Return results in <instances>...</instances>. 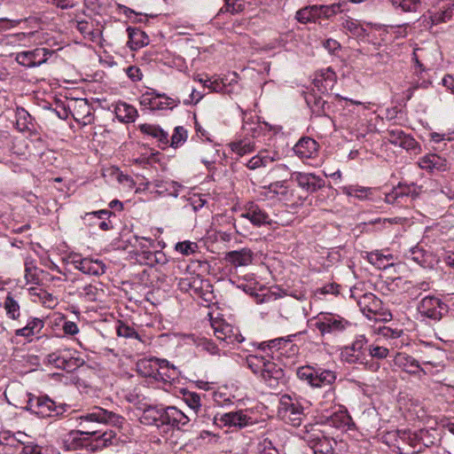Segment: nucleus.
Segmentation results:
<instances>
[{
    "label": "nucleus",
    "mask_w": 454,
    "mask_h": 454,
    "mask_svg": "<svg viewBox=\"0 0 454 454\" xmlns=\"http://www.w3.org/2000/svg\"><path fill=\"white\" fill-rule=\"evenodd\" d=\"M72 431L67 441V449L71 450H86L94 452L112 443L115 433L112 430L102 432V430Z\"/></svg>",
    "instance_id": "1"
},
{
    "label": "nucleus",
    "mask_w": 454,
    "mask_h": 454,
    "mask_svg": "<svg viewBox=\"0 0 454 454\" xmlns=\"http://www.w3.org/2000/svg\"><path fill=\"white\" fill-rule=\"evenodd\" d=\"M278 416L286 424L295 427H300L306 417L304 407L301 401L288 395H284L280 398Z\"/></svg>",
    "instance_id": "2"
},
{
    "label": "nucleus",
    "mask_w": 454,
    "mask_h": 454,
    "mask_svg": "<svg viewBox=\"0 0 454 454\" xmlns=\"http://www.w3.org/2000/svg\"><path fill=\"white\" fill-rule=\"evenodd\" d=\"M341 6L342 4L340 3H336L329 5L317 4L318 20L331 19L332 17L342 12Z\"/></svg>",
    "instance_id": "40"
},
{
    "label": "nucleus",
    "mask_w": 454,
    "mask_h": 454,
    "mask_svg": "<svg viewBox=\"0 0 454 454\" xmlns=\"http://www.w3.org/2000/svg\"><path fill=\"white\" fill-rule=\"evenodd\" d=\"M201 153L206 155L201 156V161L209 169L210 166L215 163L218 150L215 148V144L209 143L208 145H203L200 149Z\"/></svg>",
    "instance_id": "38"
},
{
    "label": "nucleus",
    "mask_w": 454,
    "mask_h": 454,
    "mask_svg": "<svg viewBox=\"0 0 454 454\" xmlns=\"http://www.w3.org/2000/svg\"><path fill=\"white\" fill-rule=\"evenodd\" d=\"M72 115L75 121L82 122L83 125L92 121L91 108L87 99L79 98L74 101Z\"/></svg>",
    "instance_id": "27"
},
{
    "label": "nucleus",
    "mask_w": 454,
    "mask_h": 454,
    "mask_svg": "<svg viewBox=\"0 0 454 454\" xmlns=\"http://www.w3.org/2000/svg\"><path fill=\"white\" fill-rule=\"evenodd\" d=\"M178 375L176 367L166 359L158 358L155 380L170 382Z\"/></svg>",
    "instance_id": "29"
},
{
    "label": "nucleus",
    "mask_w": 454,
    "mask_h": 454,
    "mask_svg": "<svg viewBox=\"0 0 454 454\" xmlns=\"http://www.w3.org/2000/svg\"><path fill=\"white\" fill-rule=\"evenodd\" d=\"M336 372L331 370L317 368L312 387H322L332 385L336 380Z\"/></svg>",
    "instance_id": "34"
},
{
    "label": "nucleus",
    "mask_w": 454,
    "mask_h": 454,
    "mask_svg": "<svg viewBox=\"0 0 454 454\" xmlns=\"http://www.w3.org/2000/svg\"><path fill=\"white\" fill-rule=\"evenodd\" d=\"M139 129L142 133L156 138L161 148H165L168 145V133L159 126L145 123L139 126Z\"/></svg>",
    "instance_id": "30"
},
{
    "label": "nucleus",
    "mask_w": 454,
    "mask_h": 454,
    "mask_svg": "<svg viewBox=\"0 0 454 454\" xmlns=\"http://www.w3.org/2000/svg\"><path fill=\"white\" fill-rule=\"evenodd\" d=\"M187 138V131L184 127L178 126L174 129V133L171 137L170 145L172 147H177L183 144Z\"/></svg>",
    "instance_id": "53"
},
{
    "label": "nucleus",
    "mask_w": 454,
    "mask_h": 454,
    "mask_svg": "<svg viewBox=\"0 0 454 454\" xmlns=\"http://www.w3.org/2000/svg\"><path fill=\"white\" fill-rule=\"evenodd\" d=\"M137 255V260L139 262V263L151 267L153 266V252L143 249L138 252Z\"/></svg>",
    "instance_id": "62"
},
{
    "label": "nucleus",
    "mask_w": 454,
    "mask_h": 454,
    "mask_svg": "<svg viewBox=\"0 0 454 454\" xmlns=\"http://www.w3.org/2000/svg\"><path fill=\"white\" fill-rule=\"evenodd\" d=\"M341 26L352 35L356 36L358 38H364L367 35L366 30L357 20H354L348 18L342 21Z\"/></svg>",
    "instance_id": "41"
},
{
    "label": "nucleus",
    "mask_w": 454,
    "mask_h": 454,
    "mask_svg": "<svg viewBox=\"0 0 454 454\" xmlns=\"http://www.w3.org/2000/svg\"><path fill=\"white\" fill-rule=\"evenodd\" d=\"M342 192L349 197H356L359 200H365L372 194V189L358 185H348L342 187Z\"/></svg>",
    "instance_id": "39"
},
{
    "label": "nucleus",
    "mask_w": 454,
    "mask_h": 454,
    "mask_svg": "<svg viewBox=\"0 0 454 454\" xmlns=\"http://www.w3.org/2000/svg\"><path fill=\"white\" fill-rule=\"evenodd\" d=\"M366 344L367 339L364 335L356 336L350 345L341 349V360L349 364H364V360L365 359L364 347Z\"/></svg>",
    "instance_id": "10"
},
{
    "label": "nucleus",
    "mask_w": 454,
    "mask_h": 454,
    "mask_svg": "<svg viewBox=\"0 0 454 454\" xmlns=\"http://www.w3.org/2000/svg\"><path fill=\"white\" fill-rule=\"evenodd\" d=\"M315 326L323 336H336L351 326V323L337 314L322 312L317 316Z\"/></svg>",
    "instance_id": "5"
},
{
    "label": "nucleus",
    "mask_w": 454,
    "mask_h": 454,
    "mask_svg": "<svg viewBox=\"0 0 454 454\" xmlns=\"http://www.w3.org/2000/svg\"><path fill=\"white\" fill-rule=\"evenodd\" d=\"M191 419L175 406L166 407L165 424L178 430H185L190 425Z\"/></svg>",
    "instance_id": "20"
},
{
    "label": "nucleus",
    "mask_w": 454,
    "mask_h": 454,
    "mask_svg": "<svg viewBox=\"0 0 454 454\" xmlns=\"http://www.w3.org/2000/svg\"><path fill=\"white\" fill-rule=\"evenodd\" d=\"M386 138L394 145H398L406 151L416 153L419 150V143L402 129L397 127L388 128L386 130Z\"/></svg>",
    "instance_id": "15"
},
{
    "label": "nucleus",
    "mask_w": 454,
    "mask_h": 454,
    "mask_svg": "<svg viewBox=\"0 0 454 454\" xmlns=\"http://www.w3.org/2000/svg\"><path fill=\"white\" fill-rule=\"evenodd\" d=\"M75 268L88 275L99 276L106 272V265L98 260L83 258L74 261Z\"/></svg>",
    "instance_id": "28"
},
{
    "label": "nucleus",
    "mask_w": 454,
    "mask_h": 454,
    "mask_svg": "<svg viewBox=\"0 0 454 454\" xmlns=\"http://www.w3.org/2000/svg\"><path fill=\"white\" fill-rule=\"evenodd\" d=\"M273 162V158L268 155H262L259 153L253 158H251L247 163V167L250 169H256L261 167H267L269 164Z\"/></svg>",
    "instance_id": "49"
},
{
    "label": "nucleus",
    "mask_w": 454,
    "mask_h": 454,
    "mask_svg": "<svg viewBox=\"0 0 454 454\" xmlns=\"http://www.w3.org/2000/svg\"><path fill=\"white\" fill-rule=\"evenodd\" d=\"M303 439L315 454H333L337 444L336 440L328 436L317 425L307 427Z\"/></svg>",
    "instance_id": "3"
},
{
    "label": "nucleus",
    "mask_w": 454,
    "mask_h": 454,
    "mask_svg": "<svg viewBox=\"0 0 454 454\" xmlns=\"http://www.w3.org/2000/svg\"><path fill=\"white\" fill-rule=\"evenodd\" d=\"M158 358L141 359L137 363V371L143 377L155 380Z\"/></svg>",
    "instance_id": "35"
},
{
    "label": "nucleus",
    "mask_w": 454,
    "mask_h": 454,
    "mask_svg": "<svg viewBox=\"0 0 454 454\" xmlns=\"http://www.w3.org/2000/svg\"><path fill=\"white\" fill-rule=\"evenodd\" d=\"M357 304L368 318L380 314L382 309V301L372 293L364 294L360 297Z\"/></svg>",
    "instance_id": "21"
},
{
    "label": "nucleus",
    "mask_w": 454,
    "mask_h": 454,
    "mask_svg": "<svg viewBox=\"0 0 454 454\" xmlns=\"http://www.w3.org/2000/svg\"><path fill=\"white\" fill-rule=\"evenodd\" d=\"M418 311L422 317L439 321L448 312V306L441 299L428 295L419 301Z\"/></svg>",
    "instance_id": "7"
},
{
    "label": "nucleus",
    "mask_w": 454,
    "mask_h": 454,
    "mask_svg": "<svg viewBox=\"0 0 454 454\" xmlns=\"http://www.w3.org/2000/svg\"><path fill=\"white\" fill-rule=\"evenodd\" d=\"M295 19L301 24L309 22H317V4L305 6L296 12Z\"/></svg>",
    "instance_id": "37"
},
{
    "label": "nucleus",
    "mask_w": 454,
    "mask_h": 454,
    "mask_svg": "<svg viewBox=\"0 0 454 454\" xmlns=\"http://www.w3.org/2000/svg\"><path fill=\"white\" fill-rule=\"evenodd\" d=\"M258 454H278V450L272 446L270 441L265 439L259 443Z\"/></svg>",
    "instance_id": "64"
},
{
    "label": "nucleus",
    "mask_w": 454,
    "mask_h": 454,
    "mask_svg": "<svg viewBox=\"0 0 454 454\" xmlns=\"http://www.w3.org/2000/svg\"><path fill=\"white\" fill-rule=\"evenodd\" d=\"M62 410L63 408L57 406L49 396H34L30 394V413L36 415L38 418L59 415L62 412Z\"/></svg>",
    "instance_id": "8"
},
{
    "label": "nucleus",
    "mask_w": 454,
    "mask_h": 454,
    "mask_svg": "<svg viewBox=\"0 0 454 454\" xmlns=\"http://www.w3.org/2000/svg\"><path fill=\"white\" fill-rule=\"evenodd\" d=\"M76 293L79 297L85 299L87 301H94L98 298V288L92 284L77 287Z\"/></svg>",
    "instance_id": "47"
},
{
    "label": "nucleus",
    "mask_w": 454,
    "mask_h": 454,
    "mask_svg": "<svg viewBox=\"0 0 454 454\" xmlns=\"http://www.w3.org/2000/svg\"><path fill=\"white\" fill-rule=\"evenodd\" d=\"M317 368H313L310 366H303L298 369L297 371V376L301 380H305L309 382L310 386H312V383L314 381V375Z\"/></svg>",
    "instance_id": "58"
},
{
    "label": "nucleus",
    "mask_w": 454,
    "mask_h": 454,
    "mask_svg": "<svg viewBox=\"0 0 454 454\" xmlns=\"http://www.w3.org/2000/svg\"><path fill=\"white\" fill-rule=\"evenodd\" d=\"M454 19V3L448 4L438 12L431 13L427 18H425L424 22L430 28L442 23H447Z\"/></svg>",
    "instance_id": "25"
},
{
    "label": "nucleus",
    "mask_w": 454,
    "mask_h": 454,
    "mask_svg": "<svg viewBox=\"0 0 454 454\" xmlns=\"http://www.w3.org/2000/svg\"><path fill=\"white\" fill-rule=\"evenodd\" d=\"M80 425L83 427V431L90 430H99L93 424H111L113 426L120 427L124 418L121 415L113 411H108L100 407H94L91 411L85 413L80 417Z\"/></svg>",
    "instance_id": "4"
},
{
    "label": "nucleus",
    "mask_w": 454,
    "mask_h": 454,
    "mask_svg": "<svg viewBox=\"0 0 454 454\" xmlns=\"http://www.w3.org/2000/svg\"><path fill=\"white\" fill-rule=\"evenodd\" d=\"M267 360L268 359L262 356L250 355L247 357V364L254 374L261 375Z\"/></svg>",
    "instance_id": "44"
},
{
    "label": "nucleus",
    "mask_w": 454,
    "mask_h": 454,
    "mask_svg": "<svg viewBox=\"0 0 454 454\" xmlns=\"http://www.w3.org/2000/svg\"><path fill=\"white\" fill-rule=\"evenodd\" d=\"M43 364H51L67 372H73L81 365V359L73 357L69 351H58L47 355L43 358Z\"/></svg>",
    "instance_id": "12"
},
{
    "label": "nucleus",
    "mask_w": 454,
    "mask_h": 454,
    "mask_svg": "<svg viewBox=\"0 0 454 454\" xmlns=\"http://www.w3.org/2000/svg\"><path fill=\"white\" fill-rule=\"evenodd\" d=\"M56 450L49 445H39L30 443V454H55Z\"/></svg>",
    "instance_id": "63"
},
{
    "label": "nucleus",
    "mask_w": 454,
    "mask_h": 454,
    "mask_svg": "<svg viewBox=\"0 0 454 454\" xmlns=\"http://www.w3.org/2000/svg\"><path fill=\"white\" fill-rule=\"evenodd\" d=\"M48 55H51V51L46 48H36L32 51H30V67L46 62Z\"/></svg>",
    "instance_id": "45"
},
{
    "label": "nucleus",
    "mask_w": 454,
    "mask_h": 454,
    "mask_svg": "<svg viewBox=\"0 0 454 454\" xmlns=\"http://www.w3.org/2000/svg\"><path fill=\"white\" fill-rule=\"evenodd\" d=\"M129 41L128 46L132 51L140 49L149 43L148 35L139 28L128 27Z\"/></svg>",
    "instance_id": "32"
},
{
    "label": "nucleus",
    "mask_w": 454,
    "mask_h": 454,
    "mask_svg": "<svg viewBox=\"0 0 454 454\" xmlns=\"http://www.w3.org/2000/svg\"><path fill=\"white\" fill-rule=\"evenodd\" d=\"M318 145L313 138L301 137L294 146V153L301 159L313 158L317 153Z\"/></svg>",
    "instance_id": "26"
},
{
    "label": "nucleus",
    "mask_w": 454,
    "mask_h": 454,
    "mask_svg": "<svg viewBox=\"0 0 454 454\" xmlns=\"http://www.w3.org/2000/svg\"><path fill=\"white\" fill-rule=\"evenodd\" d=\"M427 431L421 430L419 433H411V431L396 432V441H401L402 443L407 444L411 450H405L403 447L397 445L400 454H418L422 452L425 447H429V444L423 442V435L427 434Z\"/></svg>",
    "instance_id": "6"
},
{
    "label": "nucleus",
    "mask_w": 454,
    "mask_h": 454,
    "mask_svg": "<svg viewBox=\"0 0 454 454\" xmlns=\"http://www.w3.org/2000/svg\"><path fill=\"white\" fill-rule=\"evenodd\" d=\"M114 113L117 119L125 123L134 122L138 115L137 109L125 102H118Z\"/></svg>",
    "instance_id": "31"
},
{
    "label": "nucleus",
    "mask_w": 454,
    "mask_h": 454,
    "mask_svg": "<svg viewBox=\"0 0 454 454\" xmlns=\"http://www.w3.org/2000/svg\"><path fill=\"white\" fill-rule=\"evenodd\" d=\"M180 103V100L171 98L166 96L164 93L160 94L156 92V90H152L151 91H146L140 98V104L151 110H162L167 108H173V106H177Z\"/></svg>",
    "instance_id": "11"
},
{
    "label": "nucleus",
    "mask_w": 454,
    "mask_h": 454,
    "mask_svg": "<svg viewBox=\"0 0 454 454\" xmlns=\"http://www.w3.org/2000/svg\"><path fill=\"white\" fill-rule=\"evenodd\" d=\"M393 362L395 366L399 367L401 370L411 375L420 376L421 372L423 375H426L427 373L426 371L421 367L419 362L412 356L406 353H397L395 356Z\"/></svg>",
    "instance_id": "19"
},
{
    "label": "nucleus",
    "mask_w": 454,
    "mask_h": 454,
    "mask_svg": "<svg viewBox=\"0 0 454 454\" xmlns=\"http://www.w3.org/2000/svg\"><path fill=\"white\" fill-rule=\"evenodd\" d=\"M291 180L308 192H316L325 185L323 178L312 173L294 172L291 174Z\"/></svg>",
    "instance_id": "18"
},
{
    "label": "nucleus",
    "mask_w": 454,
    "mask_h": 454,
    "mask_svg": "<svg viewBox=\"0 0 454 454\" xmlns=\"http://www.w3.org/2000/svg\"><path fill=\"white\" fill-rule=\"evenodd\" d=\"M215 338L224 344L240 343L244 337L239 333L237 328L224 321H214L211 323Z\"/></svg>",
    "instance_id": "14"
},
{
    "label": "nucleus",
    "mask_w": 454,
    "mask_h": 454,
    "mask_svg": "<svg viewBox=\"0 0 454 454\" xmlns=\"http://www.w3.org/2000/svg\"><path fill=\"white\" fill-rule=\"evenodd\" d=\"M43 321L39 318H34L30 322V337L35 336V340H38L42 339L43 337L46 336V333H43L41 335L39 333L43 328Z\"/></svg>",
    "instance_id": "55"
},
{
    "label": "nucleus",
    "mask_w": 454,
    "mask_h": 454,
    "mask_svg": "<svg viewBox=\"0 0 454 454\" xmlns=\"http://www.w3.org/2000/svg\"><path fill=\"white\" fill-rule=\"evenodd\" d=\"M230 146L231 151L239 156H243L254 151V144L248 140L232 142Z\"/></svg>",
    "instance_id": "46"
},
{
    "label": "nucleus",
    "mask_w": 454,
    "mask_h": 454,
    "mask_svg": "<svg viewBox=\"0 0 454 454\" xmlns=\"http://www.w3.org/2000/svg\"><path fill=\"white\" fill-rule=\"evenodd\" d=\"M322 423L336 429L345 430L349 428L351 417L346 410H339L329 416L322 417Z\"/></svg>",
    "instance_id": "24"
},
{
    "label": "nucleus",
    "mask_w": 454,
    "mask_h": 454,
    "mask_svg": "<svg viewBox=\"0 0 454 454\" xmlns=\"http://www.w3.org/2000/svg\"><path fill=\"white\" fill-rule=\"evenodd\" d=\"M253 258L254 253L247 247L227 252L224 255V260L235 268L251 264Z\"/></svg>",
    "instance_id": "22"
},
{
    "label": "nucleus",
    "mask_w": 454,
    "mask_h": 454,
    "mask_svg": "<svg viewBox=\"0 0 454 454\" xmlns=\"http://www.w3.org/2000/svg\"><path fill=\"white\" fill-rule=\"evenodd\" d=\"M28 112L22 107H17L15 127L20 132H25L28 129L27 121Z\"/></svg>",
    "instance_id": "50"
},
{
    "label": "nucleus",
    "mask_w": 454,
    "mask_h": 454,
    "mask_svg": "<svg viewBox=\"0 0 454 454\" xmlns=\"http://www.w3.org/2000/svg\"><path fill=\"white\" fill-rule=\"evenodd\" d=\"M30 301L34 302L42 301L44 305L51 306V302L53 301V297L51 294H48L46 291L30 286Z\"/></svg>",
    "instance_id": "43"
},
{
    "label": "nucleus",
    "mask_w": 454,
    "mask_h": 454,
    "mask_svg": "<svg viewBox=\"0 0 454 454\" xmlns=\"http://www.w3.org/2000/svg\"><path fill=\"white\" fill-rule=\"evenodd\" d=\"M261 377L271 388L277 389L279 384L285 383V373L282 367L271 359H268Z\"/></svg>",
    "instance_id": "16"
},
{
    "label": "nucleus",
    "mask_w": 454,
    "mask_h": 454,
    "mask_svg": "<svg viewBox=\"0 0 454 454\" xmlns=\"http://www.w3.org/2000/svg\"><path fill=\"white\" fill-rule=\"evenodd\" d=\"M367 259L370 263L377 267L378 269H387V263L383 259V252L380 250H375L371 253H368Z\"/></svg>",
    "instance_id": "54"
},
{
    "label": "nucleus",
    "mask_w": 454,
    "mask_h": 454,
    "mask_svg": "<svg viewBox=\"0 0 454 454\" xmlns=\"http://www.w3.org/2000/svg\"><path fill=\"white\" fill-rule=\"evenodd\" d=\"M166 407L162 405H148L144 410V419L156 426L165 424Z\"/></svg>",
    "instance_id": "33"
},
{
    "label": "nucleus",
    "mask_w": 454,
    "mask_h": 454,
    "mask_svg": "<svg viewBox=\"0 0 454 454\" xmlns=\"http://www.w3.org/2000/svg\"><path fill=\"white\" fill-rule=\"evenodd\" d=\"M224 5L220 9V12L238 13L244 8L243 4L238 3V0H224Z\"/></svg>",
    "instance_id": "56"
},
{
    "label": "nucleus",
    "mask_w": 454,
    "mask_h": 454,
    "mask_svg": "<svg viewBox=\"0 0 454 454\" xmlns=\"http://www.w3.org/2000/svg\"><path fill=\"white\" fill-rule=\"evenodd\" d=\"M198 249V245L195 242L189 240L178 242L176 245V250L183 255H191Z\"/></svg>",
    "instance_id": "52"
},
{
    "label": "nucleus",
    "mask_w": 454,
    "mask_h": 454,
    "mask_svg": "<svg viewBox=\"0 0 454 454\" xmlns=\"http://www.w3.org/2000/svg\"><path fill=\"white\" fill-rule=\"evenodd\" d=\"M32 134L30 133V137ZM35 138L30 137V143L33 144L35 153L34 155L42 156L44 154L45 150L47 149L46 142L41 137L35 136Z\"/></svg>",
    "instance_id": "61"
},
{
    "label": "nucleus",
    "mask_w": 454,
    "mask_h": 454,
    "mask_svg": "<svg viewBox=\"0 0 454 454\" xmlns=\"http://www.w3.org/2000/svg\"><path fill=\"white\" fill-rule=\"evenodd\" d=\"M396 9L403 12H417L419 8L426 4V0H389Z\"/></svg>",
    "instance_id": "42"
},
{
    "label": "nucleus",
    "mask_w": 454,
    "mask_h": 454,
    "mask_svg": "<svg viewBox=\"0 0 454 454\" xmlns=\"http://www.w3.org/2000/svg\"><path fill=\"white\" fill-rule=\"evenodd\" d=\"M336 82V74L330 68L320 70L315 74L314 86L320 93H326L331 90Z\"/></svg>",
    "instance_id": "23"
},
{
    "label": "nucleus",
    "mask_w": 454,
    "mask_h": 454,
    "mask_svg": "<svg viewBox=\"0 0 454 454\" xmlns=\"http://www.w3.org/2000/svg\"><path fill=\"white\" fill-rule=\"evenodd\" d=\"M214 424L219 427H239L243 428L253 425V419L247 415L246 411H230L226 413H217L214 417Z\"/></svg>",
    "instance_id": "9"
},
{
    "label": "nucleus",
    "mask_w": 454,
    "mask_h": 454,
    "mask_svg": "<svg viewBox=\"0 0 454 454\" xmlns=\"http://www.w3.org/2000/svg\"><path fill=\"white\" fill-rule=\"evenodd\" d=\"M183 399L185 403L194 411L195 413L200 410V395L195 392L184 391L183 394Z\"/></svg>",
    "instance_id": "51"
},
{
    "label": "nucleus",
    "mask_w": 454,
    "mask_h": 454,
    "mask_svg": "<svg viewBox=\"0 0 454 454\" xmlns=\"http://www.w3.org/2000/svg\"><path fill=\"white\" fill-rule=\"evenodd\" d=\"M240 217L249 220L255 226L271 223V219L266 210L252 201L245 205Z\"/></svg>",
    "instance_id": "17"
},
{
    "label": "nucleus",
    "mask_w": 454,
    "mask_h": 454,
    "mask_svg": "<svg viewBox=\"0 0 454 454\" xmlns=\"http://www.w3.org/2000/svg\"><path fill=\"white\" fill-rule=\"evenodd\" d=\"M368 351L372 357L377 359H384L388 356L389 353L388 348L374 344L369 346Z\"/></svg>",
    "instance_id": "59"
},
{
    "label": "nucleus",
    "mask_w": 454,
    "mask_h": 454,
    "mask_svg": "<svg viewBox=\"0 0 454 454\" xmlns=\"http://www.w3.org/2000/svg\"><path fill=\"white\" fill-rule=\"evenodd\" d=\"M28 325L24 326L21 329H18L15 333V335L12 339L13 343L16 345L14 348V356L25 358L26 355L23 354L25 352V348L22 347L26 345L27 336L28 335Z\"/></svg>",
    "instance_id": "36"
},
{
    "label": "nucleus",
    "mask_w": 454,
    "mask_h": 454,
    "mask_svg": "<svg viewBox=\"0 0 454 454\" xmlns=\"http://www.w3.org/2000/svg\"><path fill=\"white\" fill-rule=\"evenodd\" d=\"M116 333L119 337L140 340L139 334L136 330L122 321H118L116 325Z\"/></svg>",
    "instance_id": "48"
},
{
    "label": "nucleus",
    "mask_w": 454,
    "mask_h": 454,
    "mask_svg": "<svg viewBox=\"0 0 454 454\" xmlns=\"http://www.w3.org/2000/svg\"><path fill=\"white\" fill-rule=\"evenodd\" d=\"M409 257L411 258V260L417 262L420 266H425L427 262L425 259V252L422 248H419V247H414L410 249Z\"/></svg>",
    "instance_id": "60"
},
{
    "label": "nucleus",
    "mask_w": 454,
    "mask_h": 454,
    "mask_svg": "<svg viewBox=\"0 0 454 454\" xmlns=\"http://www.w3.org/2000/svg\"><path fill=\"white\" fill-rule=\"evenodd\" d=\"M416 189L417 187L414 184L409 185L399 184L390 192L386 194L385 201L388 204H395L402 207L418 197L419 192Z\"/></svg>",
    "instance_id": "13"
},
{
    "label": "nucleus",
    "mask_w": 454,
    "mask_h": 454,
    "mask_svg": "<svg viewBox=\"0 0 454 454\" xmlns=\"http://www.w3.org/2000/svg\"><path fill=\"white\" fill-rule=\"evenodd\" d=\"M29 20H30V38L35 37L36 35H38V36L42 35L43 38H46L47 35L44 34H41V35L36 34V32L38 30H43V27H42V25H44V24L42 21V18L30 16Z\"/></svg>",
    "instance_id": "57"
}]
</instances>
